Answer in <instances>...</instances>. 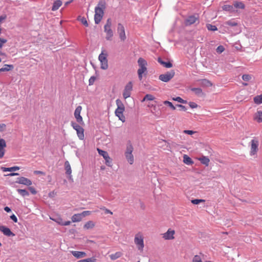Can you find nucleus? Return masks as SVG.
<instances>
[{
  "mask_svg": "<svg viewBox=\"0 0 262 262\" xmlns=\"http://www.w3.org/2000/svg\"><path fill=\"white\" fill-rule=\"evenodd\" d=\"M71 219L74 223L79 222L82 220V217L81 213L75 214L72 216Z\"/></svg>",
  "mask_w": 262,
  "mask_h": 262,
  "instance_id": "4be33fe9",
  "label": "nucleus"
},
{
  "mask_svg": "<svg viewBox=\"0 0 262 262\" xmlns=\"http://www.w3.org/2000/svg\"><path fill=\"white\" fill-rule=\"evenodd\" d=\"M251 147L250 151V155L254 156L256 155L258 150L259 141L257 139L254 138L251 141Z\"/></svg>",
  "mask_w": 262,
  "mask_h": 262,
  "instance_id": "6e6552de",
  "label": "nucleus"
},
{
  "mask_svg": "<svg viewBox=\"0 0 262 262\" xmlns=\"http://www.w3.org/2000/svg\"><path fill=\"white\" fill-rule=\"evenodd\" d=\"M206 27L207 29L210 31H216L217 30L215 26L211 24H207Z\"/></svg>",
  "mask_w": 262,
  "mask_h": 262,
  "instance_id": "a19ab883",
  "label": "nucleus"
},
{
  "mask_svg": "<svg viewBox=\"0 0 262 262\" xmlns=\"http://www.w3.org/2000/svg\"><path fill=\"white\" fill-rule=\"evenodd\" d=\"M1 128H5L6 125L4 124H2V125H0Z\"/></svg>",
  "mask_w": 262,
  "mask_h": 262,
  "instance_id": "774afa93",
  "label": "nucleus"
},
{
  "mask_svg": "<svg viewBox=\"0 0 262 262\" xmlns=\"http://www.w3.org/2000/svg\"><path fill=\"white\" fill-rule=\"evenodd\" d=\"M106 8V3L104 1H100L95 8L94 20L96 24H98L101 20L104 11Z\"/></svg>",
  "mask_w": 262,
  "mask_h": 262,
  "instance_id": "f257e3e1",
  "label": "nucleus"
},
{
  "mask_svg": "<svg viewBox=\"0 0 262 262\" xmlns=\"http://www.w3.org/2000/svg\"><path fill=\"white\" fill-rule=\"evenodd\" d=\"M104 211H105V213L106 214L109 213L110 214H113V212L110 210H109L108 209H105Z\"/></svg>",
  "mask_w": 262,
  "mask_h": 262,
  "instance_id": "680f3d73",
  "label": "nucleus"
},
{
  "mask_svg": "<svg viewBox=\"0 0 262 262\" xmlns=\"http://www.w3.org/2000/svg\"><path fill=\"white\" fill-rule=\"evenodd\" d=\"M34 173L36 174L45 175V173L44 172L39 170H35L34 171Z\"/></svg>",
  "mask_w": 262,
  "mask_h": 262,
  "instance_id": "4d7b16f0",
  "label": "nucleus"
},
{
  "mask_svg": "<svg viewBox=\"0 0 262 262\" xmlns=\"http://www.w3.org/2000/svg\"><path fill=\"white\" fill-rule=\"evenodd\" d=\"M97 151L99 153V154L101 156H102L104 159H105V158H106V157L108 156V153L105 151H104L103 150H101L99 148H97Z\"/></svg>",
  "mask_w": 262,
  "mask_h": 262,
  "instance_id": "c9c22d12",
  "label": "nucleus"
},
{
  "mask_svg": "<svg viewBox=\"0 0 262 262\" xmlns=\"http://www.w3.org/2000/svg\"><path fill=\"white\" fill-rule=\"evenodd\" d=\"M224 50H225V48L223 46H219L216 48V52L220 54L223 52L224 51Z\"/></svg>",
  "mask_w": 262,
  "mask_h": 262,
  "instance_id": "09e8293b",
  "label": "nucleus"
},
{
  "mask_svg": "<svg viewBox=\"0 0 262 262\" xmlns=\"http://www.w3.org/2000/svg\"><path fill=\"white\" fill-rule=\"evenodd\" d=\"M234 7L236 9H244L245 7V4L240 1H235L233 3Z\"/></svg>",
  "mask_w": 262,
  "mask_h": 262,
  "instance_id": "393cba45",
  "label": "nucleus"
},
{
  "mask_svg": "<svg viewBox=\"0 0 262 262\" xmlns=\"http://www.w3.org/2000/svg\"><path fill=\"white\" fill-rule=\"evenodd\" d=\"M104 159L105 160V164L108 166H112V159L110 156L106 157Z\"/></svg>",
  "mask_w": 262,
  "mask_h": 262,
  "instance_id": "a18cd8bd",
  "label": "nucleus"
},
{
  "mask_svg": "<svg viewBox=\"0 0 262 262\" xmlns=\"http://www.w3.org/2000/svg\"><path fill=\"white\" fill-rule=\"evenodd\" d=\"M205 200L203 199H194L192 200L191 201V202L194 205H198L200 204V203H204L205 202Z\"/></svg>",
  "mask_w": 262,
  "mask_h": 262,
  "instance_id": "ea45409f",
  "label": "nucleus"
},
{
  "mask_svg": "<svg viewBox=\"0 0 262 262\" xmlns=\"http://www.w3.org/2000/svg\"><path fill=\"white\" fill-rule=\"evenodd\" d=\"M174 75V72L172 71L162 74L159 76V79L163 82H168L170 80Z\"/></svg>",
  "mask_w": 262,
  "mask_h": 262,
  "instance_id": "ddd939ff",
  "label": "nucleus"
},
{
  "mask_svg": "<svg viewBox=\"0 0 262 262\" xmlns=\"http://www.w3.org/2000/svg\"><path fill=\"white\" fill-rule=\"evenodd\" d=\"M18 175H19L18 173H10L8 174V176H11V177L14 176H18Z\"/></svg>",
  "mask_w": 262,
  "mask_h": 262,
  "instance_id": "338daca9",
  "label": "nucleus"
},
{
  "mask_svg": "<svg viewBox=\"0 0 262 262\" xmlns=\"http://www.w3.org/2000/svg\"><path fill=\"white\" fill-rule=\"evenodd\" d=\"M78 19L80 20L81 23L84 25L85 27H88L89 26V24L88 23L87 20L84 17H80V16L78 18Z\"/></svg>",
  "mask_w": 262,
  "mask_h": 262,
  "instance_id": "37998d69",
  "label": "nucleus"
},
{
  "mask_svg": "<svg viewBox=\"0 0 262 262\" xmlns=\"http://www.w3.org/2000/svg\"><path fill=\"white\" fill-rule=\"evenodd\" d=\"M55 221L57 222L58 224H59L60 225L62 226V224L63 223V222L62 221L61 219H58L57 220H55Z\"/></svg>",
  "mask_w": 262,
  "mask_h": 262,
  "instance_id": "13d9d810",
  "label": "nucleus"
},
{
  "mask_svg": "<svg viewBox=\"0 0 262 262\" xmlns=\"http://www.w3.org/2000/svg\"><path fill=\"white\" fill-rule=\"evenodd\" d=\"M4 210H5V211H6L7 212H10L11 211V209L9 207H7V206H6L4 208Z\"/></svg>",
  "mask_w": 262,
  "mask_h": 262,
  "instance_id": "0e129e2a",
  "label": "nucleus"
},
{
  "mask_svg": "<svg viewBox=\"0 0 262 262\" xmlns=\"http://www.w3.org/2000/svg\"><path fill=\"white\" fill-rule=\"evenodd\" d=\"M17 191L23 196H28L29 195V192L25 189H18Z\"/></svg>",
  "mask_w": 262,
  "mask_h": 262,
  "instance_id": "f704fd0d",
  "label": "nucleus"
},
{
  "mask_svg": "<svg viewBox=\"0 0 262 262\" xmlns=\"http://www.w3.org/2000/svg\"><path fill=\"white\" fill-rule=\"evenodd\" d=\"M71 224L70 221L63 222L62 224V226H68Z\"/></svg>",
  "mask_w": 262,
  "mask_h": 262,
  "instance_id": "e2e57ef3",
  "label": "nucleus"
},
{
  "mask_svg": "<svg viewBox=\"0 0 262 262\" xmlns=\"http://www.w3.org/2000/svg\"><path fill=\"white\" fill-rule=\"evenodd\" d=\"M71 125L73 128L76 130L77 136L79 139L81 140H83L84 139V129L75 122H72Z\"/></svg>",
  "mask_w": 262,
  "mask_h": 262,
  "instance_id": "1a4fd4ad",
  "label": "nucleus"
},
{
  "mask_svg": "<svg viewBox=\"0 0 262 262\" xmlns=\"http://www.w3.org/2000/svg\"><path fill=\"white\" fill-rule=\"evenodd\" d=\"M71 253L77 258H80L86 256V253L84 252L72 251Z\"/></svg>",
  "mask_w": 262,
  "mask_h": 262,
  "instance_id": "412c9836",
  "label": "nucleus"
},
{
  "mask_svg": "<svg viewBox=\"0 0 262 262\" xmlns=\"http://www.w3.org/2000/svg\"><path fill=\"white\" fill-rule=\"evenodd\" d=\"M7 42V40L5 38H0V49L2 48L4 45Z\"/></svg>",
  "mask_w": 262,
  "mask_h": 262,
  "instance_id": "8fccbe9b",
  "label": "nucleus"
},
{
  "mask_svg": "<svg viewBox=\"0 0 262 262\" xmlns=\"http://www.w3.org/2000/svg\"><path fill=\"white\" fill-rule=\"evenodd\" d=\"M253 119L257 123L262 122V111H257L253 116Z\"/></svg>",
  "mask_w": 262,
  "mask_h": 262,
  "instance_id": "6ab92c4d",
  "label": "nucleus"
},
{
  "mask_svg": "<svg viewBox=\"0 0 262 262\" xmlns=\"http://www.w3.org/2000/svg\"><path fill=\"white\" fill-rule=\"evenodd\" d=\"M29 190H30V191L31 192V193L33 194H36L37 193V191L36 190H35V189L33 187H29Z\"/></svg>",
  "mask_w": 262,
  "mask_h": 262,
  "instance_id": "5fc2aeb1",
  "label": "nucleus"
},
{
  "mask_svg": "<svg viewBox=\"0 0 262 262\" xmlns=\"http://www.w3.org/2000/svg\"><path fill=\"white\" fill-rule=\"evenodd\" d=\"M1 169L4 171H14L19 169V167L18 166H13L11 167H2Z\"/></svg>",
  "mask_w": 262,
  "mask_h": 262,
  "instance_id": "a878e982",
  "label": "nucleus"
},
{
  "mask_svg": "<svg viewBox=\"0 0 262 262\" xmlns=\"http://www.w3.org/2000/svg\"><path fill=\"white\" fill-rule=\"evenodd\" d=\"M107 54L106 51L102 50L99 56V60L101 62V68L106 70L108 68V63L107 59Z\"/></svg>",
  "mask_w": 262,
  "mask_h": 262,
  "instance_id": "423d86ee",
  "label": "nucleus"
},
{
  "mask_svg": "<svg viewBox=\"0 0 262 262\" xmlns=\"http://www.w3.org/2000/svg\"><path fill=\"white\" fill-rule=\"evenodd\" d=\"M111 19L108 18L104 27V31L106 34L105 38L107 40H112L114 35L113 30L111 29Z\"/></svg>",
  "mask_w": 262,
  "mask_h": 262,
  "instance_id": "39448f33",
  "label": "nucleus"
},
{
  "mask_svg": "<svg viewBox=\"0 0 262 262\" xmlns=\"http://www.w3.org/2000/svg\"><path fill=\"white\" fill-rule=\"evenodd\" d=\"M175 231L171 228L168 229V230L163 234H162V237L165 240H172L174 239Z\"/></svg>",
  "mask_w": 262,
  "mask_h": 262,
  "instance_id": "9b49d317",
  "label": "nucleus"
},
{
  "mask_svg": "<svg viewBox=\"0 0 262 262\" xmlns=\"http://www.w3.org/2000/svg\"><path fill=\"white\" fill-rule=\"evenodd\" d=\"M163 103L165 104V105H168L169 107H170L172 110H176V107L172 104V103L169 101H164L163 102Z\"/></svg>",
  "mask_w": 262,
  "mask_h": 262,
  "instance_id": "79ce46f5",
  "label": "nucleus"
},
{
  "mask_svg": "<svg viewBox=\"0 0 262 262\" xmlns=\"http://www.w3.org/2000/svg\"><path fill=\"white\" fill-rule=\"evenodd\" d=\"M133 150L134 148L132 144H129L127 145L125 156L127 161L130 164H133L134 161V156L132 154Z\"/></svg>",
  "mask_w": 262,
  "mask_h": 262,
  "instance_id": "0eeeda50",
  "label": "nucleus"
},
{
  "mask_svg": "<svg viewBox=\"0 0 262 262\" xmlns=\"http://www.w3.org/2000/svg\"><path fill=\"white\" fill-rule=\"evenodd\" d=\"M191 91L193 92L195 95L199 96H201L203 95V93L202 91V90L201 88H191Z\"/></svg>",
  "mask_w": 262,
  "mask_h": 262,
  "instance_id": "bb28decb",
  "label": "nucleus"
},
{
  "mask_svg": "<svg viewBox=\"0 0 262 262\" xmlns=\"http://www.w3.org/2000/svg\"><path fill=\"white\" fill-rule=\"evenodd\" d=\"M252 76L249 74H245L242 76V79L244 81H249L251 80Z\"/></svg>",
  "mask_w": 262,
  "mask_h": 262,
  "instance_id": "49530a36",
  "label": "nucleus"
},
{
  "mask_svg": "<svg viewBox=\"0 0 262 262\" xmlns=\"http://www.w3.org/2000/svg\"><path fill=\"white\" fill-rule=\"evenodd\" d=\"M223 10L226 11L232 12L233 11V7L231 5H225L222 7Z\"/></svg>",
  "mask_w": 262,
  "mask_h": 262,
  "instance_id": "72a5a7b5",
  "label": "nucleus"
},
{
  "mask_svg": "<svg viewBox=\"0 0 262 262\" xmlns=\"http://www.w3.org/2000/svg\"><path fill=\"white\" fill-rule=\"evenodd\" d=\"M158 62L161 63L162 65H163L164 67L167 68H170L172 67V63L170 62H164L162 61V60L159 58L158 59Z\"/></svg>",
  "mask_w": 262,
  "mask_h": 262,
  "instance_id": "cd10ccee",
  "label": "nucleus"
},
{
  "mask_svg": "<svg viewBox=\"0 0 262 262\" xmlns=\"http://www.w3.org/2000/svg\"><path fill=\"white\" fill-rule=\"evenodd\" d=\"M177 106L179 107H180L182 110H184V111H186V107L184 105H182L181 104H178L177 105Z\"/></svg>",
  "mask_w": 262,
  "mask_h": 262,
  "instance_id": "052dcab7",
  "label": "nucleus"
},
{
  "mask_svg": "<svg viewBox=\"0 0 262 262\" xmlns=\"http://www.w3.org/2000/svg\"><path fill=\"white\" fill-rule=\"evenodd\" d=\"M13 69L12 64H5L4 67L0 69V71H9Z\"/></svg>",
  "mask_w": 262,
  "mask_h": 262,
  "instance_id": "473e14b6",
  "label": "nucleus"
},
{
  "mask_svg": "<svg viewBox=\"0 0 262 262\" xmlns=\"http://www.w3.org/2000/svg\"><path fill=\"white\" fill-rule=\"evenodd\" d=\"M96 260L97 259L95 257H93L80 260L78 261V262H96Z\"/></svg>",
  "mask_w": 262,
  "mask_h": 262,
  "instance_id": "58836bf2",
  "label": "nucleus"
},
{
  "mask_svg": "<svg viewBox=\"0 0 262 262\" xmlns=\"http://www.w3.org/2000/svg\"><path fill=\"white\" fill-rule=\"evenodd\" d=\"M16 182L28 186H31L32 184V181L30 179L24 177L18 178Z\"/></svg>",
  "mask_w": 262,
  "mask_h": 262,
  "instance_id": "2eb2a0df",
  "label": "nucleus"
},
{
  "mask_svg": "<svg viewBox=\"0 0 262 262\" xmlns=\"http://www.w3.org/2000/svg\"><path fill=\"white\" fill-rule=\"evenodd\" d=\"M7 17V16L6 15H3L2 16H0V24L3 21H4V20L6 19Z\"/></svg>",
  "mask_w": 262,
  "mask_h": 262,
  "instance_id": "bf43d9fd",
  "label": "nucleus"
},
{
  "mask_svg": "<svg viewBox=\"0 0 262 262\" xmlns=\"http://www.w3.org/2000/svg\"><path fill=\"white\" fill-rule=\"evenodd\" d=\"M7 144L5 140L3 139L0 141V159H2L4 157L6 150L5 148L6 147Z\"/></svg>",
  "mask_w": 262,
  "mask_h": 262,
  "instance_id": "f3484780",
  "label": "nucleus"
},
{
  "mask_svg": "<svg viewBox=\"0 0 262 262\" xmlns=\"http://www.w3.org/2000/svg\"><path fill=\"white\" fill-rule=\"evenodd\" d=\"M139 69L138 70V74L140 80H141L142 74L147 71V63L143 58L140 57L138 60Z\"/></svg>",
  "mask_w": 262,
  "mask_h": 262,
  "instance_id": "20e7f679",
  "label": "nucleus"
},
{
  "mask_svg": "<svg viewBox=\"0 0 262 262\" xmlns=\"http://www.w3.org/2000/svg\"><path fill=\"white\" fill-rule=\"evenodd\" d=\"M82 107L80 105L78 106L75 110L74 115L76 121L80 125H83L84 124V123L83 122V118L80 115Z\"/></svg>",
  "mask_w": 262,
  "mask_h": 262,
  "instance_id": "9d476101",
  "label": "nucleus"
},
{
  "mask_svg": "<svg viewBox=\"0 0 262 262\" xmlns=\"http://www.w3.org/2000/svg\"><path fill=\"white\" fill-rule=\"evenodd\" d=\"M10 219L15 223H17L18 221L16 216L14 214H12V215H11Z\"/></svg>",
  "mask_w": 262,
  "mask_h": 262,
  "instance_id": "6e6d98bb",
  "label": "nucleus"
},
{
  "mask_svg": "<svg viewBox=\"0 0 262 262\" xmlns=\"http://www.w3.org/2000/svg\"><path fill=\"white\" fill-rule=\"evenodd\" d=\"M117 33L119 36L120 40L124 41L126 39L124 26L120 23L118 24L117 27Z\"/></svg>",
  "mask_w": 262,
  "mask_h": 262,
  "instance_id": "f8f14e48",
  "label": "nucleus"
},
{
  "mask_svg": "<svg viewBox=\"0 0 262 262\" xmlns=\"http://www.w3.org/2000/svg\"><path fill=\"white\" fill-rule=\"evenodd\" d=\"M95 223L91 221L87 222L84 225V228L86 229H92L95 227Z\"/></svg>",
  "mask_w": 262,
  "mask_h": 262,
  "instance_id": "c85d7f7f",
  "label": "nucleus"
},
{
  "mask_svg": "<svg viewBox=\"0 0 262 262\" xmlns=\"http://www.w3.org/2000/svg\"><path fill=\"white\" fill-rule=\"evenodd\" d=\"M199 160L201 162V163L205 166H208L209 165L210 160L208 157L206 156H202L199 159Z\"/></svg>",
  "mask_w": 262,
  "mask_h": 262,
  "instance_id": "b1692460",
  "label": "nucleus"
},
{
  "mask_svg": "<svg viewBox=\"0 0 262 262\" xmlns=\"http://www.w3.org/2000/svg\"><path fill=\"white\" fill-rule=\"evenodd\" d=\"M172 100H174V101H177L178 102L181 103H184V104L187 103V101L186 100H183L182 98H181L180 97H173L172 98Z\"/></svg>",
  "mask_w": 262,
  "mask_h": 262,
  "instance_id": "e433bc0d",
  "label": "nucleus"
},
{
  "mask_svg": "<svg viewBox=\"0 0 262 262\" xmlns=\"http://www.w3.org/2000/svg\"><path fill=\"white\" fill-rule=\"evenodd\" d=\"M133 85L132 84V83H128L125 86L123 93V96L124 99H126L130 97Z\"/></svg>",
  "mask_w": 262,
  "mask_h": 262,
  "instance_id": "4468645a",
  "label": "nucleus"
},
{
  "mask_svg": "<svg viewBox=\"0 0 262 262\" xmlns=\"http://www.w3.org/2000/svg\"><path fill=\"white\" fill-rule=\"evenodd\" d=\"M122 255V253L121 252H117L114 254H112L110 255V258L112 260H116L117 258L120 257Z\"/></svg>",
  "mask_w": 262,
  "mask_h": 262,
  "instance_id": "c756f323",
  "label": "nucleus"
},
{
  "mask_svg": "<svg viewBox=\"0 0 262 262\" xmlns=\"http://www.w3.org/2000/svg\"><path fill=\"white\" fill-rule=\"evenodd\" d=\"M189 105L192 108H195L198 106V104L193 102H190L189 103Z\"/></svg>",
  "mask_w": 262,
  "mask_h": 262,
  "instance_id": "864d4df0",
  "label": "nucleus"
},
{
  "mask_svg": "<svg viewBox=\"0 0 262 262\" xmlns=\"http://www.w3.org/2000/svg\"><path fill=\"white\" fill-rule=\"evenodd\" d=\"M199 20L198 16L195 15H191L188 16L185 21V24L186 26H190Z\"/></svg>",
  "mask_w": 262,
  "mask_h": 262,
  "instance_id": "dca6fc26",
  "label": "nucleus"
},
{
  "mask_svg": "<svg viewBox=\"0 0 262 262\" xmlns=\"http://www.w3.org/2000/svg\"><path fill=\"white\" fill-rule=\"evenodd\" d=\"M192 262H203V261L200 256L196 255L193 257Z\"/></svg>",
  "mask_w": 262,
  "mask_h": 262,
  "instance_id": "c03bdc74",
  "label": "nucleus"
},
{
  "mask_svg": "<svg viewBox=\"0 0 262 262\" xmlns=\"http://www.w3.org/2000/svg\"><path fill=\"white\" fill-rule=\"evenodd\" d=\"M183 162L187 165H191L193 164V161L191 159L186 155H185L183 157Z\"/></svg>",
  "mask_w": 262,
  "mask_h": 262,
  "instance_id": "7c9ffc66",
  "label": "nucleus"
},
{
  "mask_svg": "<svg viewBox=\"0 0 262 262\" xmlns=\"http://www.w3.org/2000/svg\"><path fill=\"white\" fill-rule=\"evenodd\" d=\"M144 236L143 232L139 231L136 233L134 236V242L136 248L140 252H142L144 248Z\"/></svg>",
  "mask_w": 262,
  "mask_h": 262,
  "instance_id": "f03ea898",
  "label": "nucleus"
},
{
  "mask_svg": "<svg viewBox=\"0 0 262 262\" xmlns=\"http://www.w3.org/2000/svg\"><path fill=\"white\" fill-rule=\"evenodd\" d=\"M0 231L2 232L4 235L8 236L15 235L9 228H7L4 226H0Z\"/></svg>",
  "mask_w": 262,
  "mask_h": 262,
  "instance_id": "a211bd4d",
  "label": "nucleus"
},
{
  "mask_svg": "<svg viewBox=\"0 0 262 262\" xmlns=\"http://www.w3.org/2000/svg\"><path fill=\"white\" fill-rule=\"evenodd\" d=\"M62 2L60 0L55 1L53 5L52 10L54 11L58 9V8L61 6Z\"/></svg>",
  "mask_w": 262,
  "mask_h": 262,
  "instance_id": "5701e85b",
  "label": "nucleus"
},
{
  "mask_svg": "<svg viewBox=\"0 0 262 262\" xmlns=\"http://www.w3.org/2000/svg\"><path fill=\"white\" fill-rule=\"evenodd\" d=\"M96 80V77H94V76H92L90 79H89V82H94V81Z\"/></svg>",
  "mask_w": 262,
  "mask_h": 262,
  "instance_id": "69168bd1",
  "label": "nucleus"
},
{
  "mask_svg": "<svg viewBox=\"0 0 262 262\" xmlns=\"http://www.w3.org/2000/svg\"><path fill=\"white\" fill-rule=\"evenodd\" d=\"M253 101L256 104H260L262 103V94L254 97Z\"/></svg>",
  "mask_w": 262,
  "mask_h": 262,
  "instance_id": "2f4dec72",
  "label": "nucleus"
},
{
  "mask_svg": "<svg viewBox=\"0 0 262 262\" xmlns=\"http://www.w3.org/2000/svg\"><path fill=\"white\" fill-rule=\"evenodd\" d=\"M91 213V212L90 211H84L81 213L82 217L89 215Z\"/></svg>",
  "mask_w": 262,
  "mask_h": 262,
  "instance_id": "603ef678",
  "label": "nucleus"
},
{
  "mask_svg": "<svg viewBox=\"0 0 262 262\" xmlns=\"http://www.w3.org/2000/svg\"><path fill=\"white\" fill-rule=\"evenodd\" d=\"M64 167L66 171V174L69 176V178L71 179L72 178V170L71 168V165L68 161H66L64 163Z\"/></svg>",
  "mask_w": 262,
  "mask_h": 262,
  "instance_id": "aec40b11",
  "label": "nucleus"
},
{
  "mask_svg": "<svg viewBox=\"0 0 262 262\" xmlns=\"http://www.w3.org/2000/svg\"><path fill=\"white\" fill-rule=\"evenodd\" d=\"M225 24L230 26H236L237 25V22L231 20L226 21Z\"/></svg>",
  "mask_w": 262,
  "mask_h": 262,
  "instance_id": "de8ad7c7",
  "label": "nucleus"
},
{
  "mask_svg": "<svg viewBox=\"0 0 262 262\" xmlns=\"http://www.w3.org/2000/svg\"><path fill=\"white\" fill-rule=\"evenodd\" d=\"M155 99V97L154 96L150 94H147L145 95V96L144 97L143 100H142V102L145 101L146 100H154Z\"/></svg>",
  "mask_w": 262,
  "mask_h": 262,
  "instance_id": "4c0bfd02",
  "label": "nucleus"
},
{
  "mask_svg": "<svg viewBox=\"0 0 262 262\" xmlns=\"http://www.w3.org/2000/svg\"><path fill=\"white\" fill-rule=\"evenodd\" d=\"M116 104L117 108L115 111V114L119 118V120L124 122L125 121V117L123 115V112L125 110L124 106L119 99L116 100Z\"/></svg>",
  "mask_w": 262,
  "mask_h": 262,
  "instance_id": "7ed1b4c3",
  "label": "nucleus"
},
{
  "mask_svg": "<svg viewBox=\"0 0 262 262\" xmlns=\"http://www.w3.org/2000/svg\"><path fill=\"white\" fill-rule=\"evenodd\" d=\"M183 133L185 134H188L190 135H192L196 133V132L191 130H183Z\"/></svg>",
  "mask_w": 262,
  "mask_h": 262,
  "instance_id": "3c124183",
  "label": "nucleus"
}]
</instances>
